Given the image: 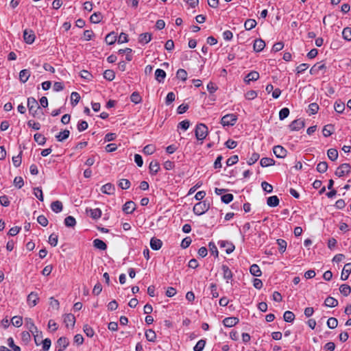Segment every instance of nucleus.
Listing matches in <instances>:
<instances>
[{
	"label": "nucleus",
	"mask_w": 351,
	"mask_h": 351,
	"mask_svg": "<svg viewBox=\"0 0 351 351\" xmlns=\"http://www.w3.org/2000/svg\"><path fill=\"white\" fill-rule=\"evenodd\" d=\"M210 208V204L206 200L198 202L193 206V212L195 215H201L206 213Z\"/></svg>",
	"instance_id": "f257e3e1"
},
{
	"label": "nucleus",
	"mask_w": 351,
	"mask_h": 351,
	"mask_svg": "<svg viewBox=\"0 0 351 351\" xmlns=\"http://www.w3.org/2000/svg\"><path fill=\"white\" fill-rule=\"evenodd\" d=\"M197 139L202 141L206 138L208 134V128L203 123L197 124L195 130Z\"/></svg>",
	"instance_id": "f03ea898"
},
{
	"label": "nucleus",
	"mask_w": 351,
	"mask_h": 351,
	"mask_svg": "<svg viewBox=\"0 0 351 351\" xmlns=\"http://www.w3.org/2000/svg\"><path fill=\"white\" fill-rule=\"evenodd\" d=\"M237 120V117L234 114H228L221 118V123L223 126L234 125Z\"/></svg>",
	"instance_id": "7ed1b4c3"
},
{
	"label": "nucleus",
	"mask_w": 351,
	"mask_h": 351,
	"mask_svg": "<svg viewBox=\"0 0 351 351\" xmlns=\"http://www.w3.org/2000/svg\"><path fill=\"white\" fill-rule=\"evenodd\" d=\"M351 167L348 163H343L336 170L335 175L338 177H342L350 173Z\"/></svg>",
	"instance_id": "20e7f679"
},
{
	"label": "nucleus",
	"mask_w": 351,
	"mask_h": 351,
	"mask_svg": "<svg viewBox=\"0 0 351 351\" xmlns=\"http://www.w3.org/2000/svg\"><path fill=\"white\" fill-rule=\"evenodd\" d=\"M27 107L30 113L34 117L36 110L39 108L38 104L37 101L33 98L29 97L27 99Z\"/></svg>",
	"instance_id": "39448f33"
},
{
	"label": "nucleus",
	"mask_w": 351,
	"mask_h": 351,
	"mask_svg": "<svg viewBox=\"0 0 351 351\" xmlns=\"http://www.w3.org/2000/svg\"><path fill=\"white\" fill-rule=\"evenodd\" d=\"M35 34L31 29H25L23 32V39L27 44H32L35 40Z\"/></svg>",
	"instance_id": "423d86ee"
},
{
	"label": "nucleus",
	"mask_w": 351,
	"mask_h": 351,
	"mask_svg": "<svg viewBox=\"0 0 351 351\" xmlns=\"http://www.w3.org/2000/svg\"><path fill=\"white\" fill-rule=\"evenodd\" d=\"M304 127V120L299 119L294 120L289 125V128L293 131H298Z\"/></svg>",
	"instance_id": "0eeeda50"
},
{
	"label": "nucleus",
	"mask_w": 351,
	"mask_h": 351,
	"mask_svg": "<svg viewBox=\"0 0 351 351\" xmlns=\"http://www.w3.org/2000/svg\"><path fill=\"white\" fill-rule=\"evenodd\" d=\"M274 154L276 157L283 158L287 156V150L280 145L274 146L273 148Z\"/></svg>",
	"instance_id": "6e6552de"
},
{
	"label": "nucleus",
	"mask_w": 351,
	"mask_h": 351,
	"mask_svg": "<svg viewBox=\"0 0 351 351\" xmlns=\"http://www.w3.org/2000/svg\"><path fill=\"white\" fill-rule=\"evenodd\" d=\"M38 300V294L35 292H31L27 296V302L30 307H33L37 304Z\"/></svg>",
	"instance_id": "1a4fd4ad"
},
{
	"label": "nucleus",
	"mask_w": 351,
	"mask_h": 351,
	"mask_svg": "<svg viewBox=\"0 0 351 351\" xmlns=\"http://www.w3.org/2000/svg\"><path fill=\"white\" fill-rule=\"evenodd\" d=\"M136 208V204L132 201L127 202L123 206V210L127 214H131Z\"/></svg>",
	"instance_id": "9d476101"
},
{
	"label": "nucleus",
	"mask_w": 351,
	"mask_h": 351,
	"mask_svg": "<svg viewBox=\"0 0 351 351\" xmlns=\"http://www.w3.org/2000/svg\"><path fill=\"white\" fill-rule=\"evenodd\" d=\"M326 69V65L322 62H318L315 64H314L311 70L310 73L312 75H316L319 73V71H322Z\"/></svg>",
	"instance_id": "9b49d317"
},
{
	"label": "nucleus",
	"mask_w": 351,
	"mask_h": 351,
	"mask_svg": "<svg viewBox=\"0 0 351 351\" xmlns=\"http://www.w3.org/2000/svg\"><path fill=\"white\" fill-rule=\"evenodd\" d=\"M115 191L114 186L111 183H107L101 186V191L103 193L108 194V195H112L114 194Z\"/></svg>",
	"instance_id": "f8f14e48"
},
{
	"label": "nucleus",
	"mask_w": 351,
	"mask_h": 351,
	"mask_svg": "<svg viewBox=\"0 0 351 351\" xmlns=\"http://www.w3.org/2000/svg\"><path fill=\"white\" fill-rule=\"evenodd\" d=\"M64 322L66 324V327H73L74 326L75 323V318L74 315L71 313L66 314L64 317Z\"/></svg>",
	"instance_id": "ddd939ff"
},
{
	"label": "nucleus",
	"mask_w": 351,
	"mask_h": 351,
	"mask_svg": "<svg viewBox=\"0 0 351 351\" xmlns=\"http://www.w3.org/2000/svg\"><path fill=\"white\" fill-rule=\"evenodd\" d=\"M265 47V43L261 38L256 39L254 43L253 48L256 52L261 51Z\"/></svg>",
	"instance_id": "4468645a"
},
{
	"label": "nucleus",
	"mask_w": 351,
	"mask_h": 351,
	"mask_svg": "<svg viewBox=\"0 0 351 351\" xmlns=\"http://www.w3.org/2000/svg\"><path fill=\"white\" fill-rule=\"evenodd\" d=\"M239 322V319L235 317H226L223 320V324L226 327H232Z\"/></svg>",
	"instance_id": "2eb2a0df"
},
{
	"label": "nucleus",
	"mask_w": 351,
	"mask_h": 351,
	"mask_svg": "<svg viewBox=\"0 0 351 351\" xmlns=\"http://www.w3.org/2000/svg\"><path fill=\"white\" fill-rule=\"evenodd\" d=\"M25 324L26 327L32 333L38 332L37 327L34 325V322L31 318H25Z\"/></svg>",
	"instance_id": "dca6fc26"
},
{
	"label": "nucleus",
	"mask_w": 351,
	"mask_h": 351,
	"mask_svg": "<svg viewBox=\"0 0 351 351\" xmlns=\"http://www.w3.org/2000/svg\"><path fill=\"white\" fill-rule=\"evenodd\" d=\"M351 273V263H347L344 265L341 272V279L346 280L348 278L350 274Z\"/></svg>",
	"instance_id": "f3484780"
},
{
	"label": "nucleus",
	"mask_w": 351,
	"mask_h": 351,
	"mask_svg": "<svg viewBox=\"0 0 351 351\" xmlns=\"http://www.w3.org/2000/svg\"><path fill=\"white\" fill-rule=\"evenodd\" d=\"M219 245L221 247L226 248V252L227 254L232 253L234 250V245L232 243L228 241H220Z\"/></svg>",
	"instance_id": "a211bd4d"
},
{
	"label": "nucleus",
	"mask_w": 351,
	"mask_h": 351,
	"mask_svg": "<svg viewBox=\"0 0 351 351\" xmlns=\"http://www.w3.org/2000/svg\"><path fill=\"white\" fill-rule=\"evenodd\" d=\"M162 242L161 240L155 237L152 238L150 241V247L154 250H158L162 247Z\"/></svg>",
	"instance_id": "6ab92c4d"
},
{
	"label": "nucleus",
	"mask_w": 351,
	"mask_h": 351,
	"mask_svg": "<svg viewBox=\"0 0 351 351\" xmlns=\"http://www.w3.org/2000/svg\"><path fill=\"white\" fill-rule=\"evenodd\" d=\"M51 208L53 212L58 213L62 210L63 206L60 201L56 200L51 203Z\"/></svg>",
	"instance_id": "aec40b11"
},
{
	"label": "nucleus",
	"mask_w": 351,
	"mask_h": 351,
	"mask_svg": "<svg viewBox=\"0 0 351 351\" xmlns=\"http://www.w3.org/2000/svg\"><path fill=\"white\" fill-rule=\"evenodd\" d=\"M86 213H89L90 217L94 219H97L101 216V210L99 208L86 209Z\"/></svg>",
	"instance_id": "412c9836"
},
{
	"label": "nucleus",
	"mask_w": 351,
	"mask_h": 351,
	"mask_svg": "<svg viewBox=\"0 0 351 351\" xmlns=\"http://www.w3.org/2000/svg\"><path fill=\"white\" fill-rule=\"evenodd\" d=\"M259 78V73L256 71H251L245 77V82L249 84L251 81H256Z\"/></svg>",
	"instance_id": "4be33fe9"
},
{
	"label": "nucleus",
	"mask_w": 351,
	"mask_h": 351,
	"mask_svg": "<svg viewBox=\"0 0 351 351\" xmlns=\"http://www.w3.org/2000/svg\"><path fill=\"white\" fill-rule=\"evenodd\" d=\"M165 77H166V73L165 72V71H163L162 69H158L156 70L155 78L158 82H160V83L163 82Z\"/></svg>",
	"instance_id": "5701e85b"
},
{
	"label": "nucleus",
	"mask_w": 351,
	"mask_h": 351,
	"mask_svg": "<svg viewBox=\"0 0 351 351\" xmlns=\"http://www.w3.org/2000/svg\"><path fill=\"white\" fill-rule=\"evenodd\" d=\"M267 204L269 206L276 207L279 204V199L276 195L269 197L267 199Z\"/></svg>",
	"instance_id": "b1692460"
},
{
	"label": "nucleus",
	"mask_w": 351,
	"mask_h": 351,
	"mask_svg": "<svg viewBox=\"0 0 351 351\" xmlns=\"http://www.w3.org/2000/svg\"><path fill=\"white\" fill-rule=\"evenodd\" d=\"M149 169L151 173L156 174L160 170V165L158 162L156 160L152 161L149 164Z\"/></svg>",
	"instance_id": "393cba45"
},
{
	"label": "nucleus",
	"mask_w": 351,
	"mask_h": 351,
	"mask_svg": "<svg viewBox=\"0 0 351 351\" xmlns=\"http://www.w3.org/2000/svg\"><path fill=\"white\" fill-rule=\"evenodd\" d=\"M221 269L223 271V276L225 279L228 280L232 278V273L227 265H223L221 266Z\"/></svg>",
	"instance_id": "a878e982"
},
{
	"label": "nucleus",
	"mask_w": 351,
	"mask_h": 351,
	"mask_svg": "<svg viewBox=\"0 0 351 351\" xmlns=\"http://www.w3.org/2000/svg\"><path fill=\"white\" fill-rule=\"evenodd\" d=\"M30 76V72L27 69H23L19 73V79L23 82H26Z\"/></svg>",
	"instance_id": "bb28decb"
},
{
	"label": "nucleus",
	"mask_w": 351,
	"mask_h": 351,
	"mask_svg": "<svg viewBox=\"0 0 351 351\" xmlns=\"http://www.w3.org/2000/svg\"><path fill=\"white\" fill-rule=\"evenodd\" d=\"M250 271L252 275L256 276V277H259L262 275V272H261L258 265L256 264H253L252 265H251V267L250 268Z\"/></svg>",
	"instance_id": "cd10ccee"
},
{
	"label": "nucleus",
	"mask_w": 351,
	"mask_h": 351,
	"mask_svg": "<svg viewBox=\"0 0 351 351\" xmlns=\"http://www.w3.org/2000/svg\"><path fill=\"white\" fill-rule=\"evenodd\" d=\"M69 343V339L66 337H62L57 341L58 347L61 349H65Z\"/></svg>",
	"instance_id": "c85d7f7f"
},
{
	"label": "nucleus",
	"mask_w": 351,
	"mask_h": 351,
	"mask_svg": "<svg viewBox=\"0 0 351 351\" xmlns=\"http://www.w3.org/2000/svg\"><path fill=\"white\" fill-rule=\"evenodd\" d=\"M93 245L95 247L101 250H105L107 248L106 244L99 239H96L93 241Z\"/></svg>",
	"instance_id": "c756f323"
},
{
	"label": "nucleus",
	"mask_w": 351,
	"mask_h": 351,
	"mask_svg": "<svg viewBox=\"0 0 351 351\" xmlns=\"http://www.w3.org/2000/svg\"><path fill=\"white\" fill-rule=\"evenodd\" d=\"M69 134L70 132L68 130H64L63 132H61L57 134L56 138L58 141L62 142L69 138Z\"/></svg>",
	"instance_id": "7c9ffc66"
},
{
	"label": "nucleus",
	"mask_w": 351,
	"mask_h": 351,
	"mask_svg": "<svg viewBox=\"0 0 351 351\" xmlns=\"http://www.w3.org/2000/svg\"><path fill=\"white\" fill-rule=\"evenodd\" d=\"M261 165L263 167H269L271 165H274L275 163V161L273 158H263L261 160Z\"/></svg>",
	"instance_id": "2f4dec72"
},
{
	"label": "nucleus",
	"mask_w": 351,
	"mask_h": 351,
	"mask_svg": "<svg viewBox=\"0 0 351 351\" xmlns=\"http://www.w3.org/2000/svg\"><path fill=\"white\" fill-rule=\"evenodd\" d=\"M326 306L335 307L338 305V301L332 297H328L324 302Z\"/></svg>",
	"instance_id": "473e14b6"
},
{
	"label": "nucleus",
	"mask_w": 351,
	"mask_h": 351,
	"mask_svg": "<svg viewBox=\"0 0 351 351\" xmlns=\"http://www.w3.org/2000/svg\"><path fill=\"white\" fill-rule=\"evenodd\" d=\"M334 108L338 113H342L345 110V104L341 101H337L334 104Z\"/></svg>",
	"instance_id": "72a5a7b5"
},
{
	"label": "nucleus",
	"mask_w": 351,
	"mask_h": 351,
	"mask_svg": "<svg viewBox=\"0 0 351 351\" xmlns=\"http://www.w3.org/2000/svg\"><path fill=\"white\" fill-rule=\"evenodd\" d=\"M103 18L101 12H95L90 17V21L93 23H99Z\"/></svg>",
	"instance_id": "f704fd0d"
},
{
	"label": "nucleus",
	"mask_w": 351,
	"mask_h": 351,
	"mask_svg": "<svg viewBox=\"0 0 351 351\" xmlns=\"http://www.w3.org/2000/svg\"><path fill=\"white\" fill-rule=\"evenodd\" d=\"M105 40L107 44L108 45H112L114 44L117 40V35L114 32H111L108 34L105 38Z\"/></svg>",
	"instance_id": "c9c22d12"
},
{
	"label": "nucleus",
	"mask_w": 351,
	"mask_h": 351,
	"mask_svg": "<svg viewBox=\"0 0 351 351\" xmlns=\"http://www.w3.org/2000/svg\"><path fill=\"white\" fill-rule=\"evenodd\" d=\"M145 337L147 341L154 342L156 339V332L152 330L149 329L145 332Z\"/></svg>",
	"instance_id": "e433bc0d"
},
{
	"label": "nucleus",
	"mask_w": 351,
	"mask_h": 351,
	"mask_svg": "<svg viewBox=\"0 0 351 351\" xmlns=\"http://www.w3.org/2000/svg\"><path fill=\"white\" fill-rule=\"evenodd\" d=\"M328 156L329 159H330L332 161H335L338 158V152L336 149H329L327 152Z\"/></svg>",
	"instance_id": "4c0bfd02"
},
{
	"label": "nucleus",
	"mask_w": 351,
	"mask_h": 351,
	"mask_svg": "<svg viewBox=\"0 0 351 351\" xmlns=\"http://www.w3.org/2000/svg\"><path fill=\"white\" fill-rule=\"evenodd\" d=\"M152 39V36L149 33L141 34L139 36V42L141 43L147 44Z\"/></svg>",
	"instance_id": "58836bf2"
},
{
	"label": "nucleus",
	"mask_w": 351,
	"mask_h": 351,
	"mask_svg": "<svg viewBox=\"0 0 351 351\" xmlns=\"http://www.w3.org/2000/svg\"><path fill=\"white\" fill-rule=\"evenodd\" d=\"M256 25V21L254 19H247L244 23V27L246 30H250L255 27Z\"/></svg>",
	"instance_id": "ea45409f"
},
{
	"label": "nucleus",
	"mask_w": 351,
	"mask_h": 351,
	"mask_svg": "<svg viewBox=\"0 0 351 351\" xmlns=\"http://www.w3.org/2000/svg\"><path fill=\"white\" fill-rule=\"evenodd\" d=\"M34 137L35 141L38 145H43L46 142L45 137L41 134H39V133L35 134Z\"/></svg>",
	"instance_id": "a19ab883"
},
{
	"label": "nucleus",
	"mask_w": 351,
	"mask_h": 351,
	"mask_svg": "<svg viewBox=\"0 0 351 351\" xmlns=\"http://www.w3.org/2000/svg\"><path fill=\"white\" fill-rule=\"evenodd\" d=\"M64 224L67 227H74L76 224L75 219L72 216H69L65 218Z\"/></svg>",
	"instance_id": "79ce46f5"
},
{
	"label": "nucleus",
	"mask_w": 351,
	"mask_h": 351,
	"mask_svg": "<svg viewBox=\"0 0 351 351\" xmlns=\"http://www.w3.org/2000/svg\"><path fill=\"white\" fill-rule=\"evenodd\" d=\"M284 320L287 322H292L295 319V315L293 313L289 311H285L284 313Z\"/></svg>",
	"instance_id": "37998d69"
},
{
	"label": "nucleus",
	"mask_w": 351,
	"mask_h": 351,
	"mask_svg": "<svg viewBox=\"0 0 351 351\" xmlns=\"http://www.w3.org/2000/svg\"><path fill=\"white\" fill-rule=\"evenodd\" d=\"M339 291L344 296H348L351 292V287L348 285H342L340 286Z\"/></svg>",
	"instance_id": "c03bdc74"
},
{
	"label": "nucleus",
	"mask_w": 351,
	"mask_h": 351,
	"mask_svg": "<svg viewBox=\"0 0 351 351\" xmlns=\"http://www.w3.org/2000/svg\"><path fill=\"white\" fill-rule=\"evenodd\" d=\"M277 244L278 245V250L281 253H284L287 248V242L283 239H278Z\"/></svg>",
	"instance_id": "a18cd8bd"
},
{
	"label": "nucleus",
	"mask_w": 351,
	"mask_h": 351,
	"mask_svg": "<svg viewBox=\"0 0 351 351\" xmlns=\"http://www.w3.org/2000/svg\"><path fill=\"white\" fill-rule=\"evenodd\" d=\"M115 73L112 70H106L104 73V77L109 81H112L114 79Z\"/></svg>",
	"instance_id": "49530a36"
},
{
	"label": "nucleus",
	"mask_w": 351,
	"mask_h": 351,
	"mask_svg": "<svg viewBox=\"0 0 351 351\" xmlns=\"http://www.w3.org/2000/svg\"><path fill=\"white\" fill-rule=\"evenodd\" d=\"M118 185L122 189H128L130 186V182L127 179H121L119 180Z\"/></svg>",
	"instance_id": "de8ad7c7"
},
{
	"label": "nucleus",
	"mask_w": 351,
	"mask_h": 351,
	"mask_svg": "<svg viewBox=\"0 0 351 351\" xmlns=\"http://www.w3.org/2000/svg\"><path fill=\"white\" fill-rule=\"evenodd\" d=\"M176 76L178 78L181 79L183 81H185L187 79V73L184 69H180L178 70L176 73Z\"/></svg>",
	"instance_id": "09e8293b"
},
{
	"label": "nucleus",
	"mask_w": 351,
	"mask_h": 351,
	"mask_svg": "<svg viewBox=\"0 0 351 351\" xmlns=\"http://www.w3.org/2000/svg\"><path fill=\"white\" fill-rule=\"evenodd\" d=\"M332 129L333 126L332 125H327L324 126L322 130L323 135L326 137L330 136L332 133Z\"/></svg>",
	"instance_id": "8fccbe9b"
},
{
	"label": "nucleus",
	"mask_w": 351,
	"mask_h": 351,
	"mask_svg": "<svg viewBox=\"0 0 351 351\" xmlns=\"http://www.w3.org/2000/svg\"><path fill=\"white\" fill-rule=\"evenodd\" d=\"M338 321L335 317H330L327 321V326L331 329H334L337 326Z\"/></svg>",
	"instance_id": "3c124183"
},
{
	"label": "nucleus",
	"mask_w": 351,
	"mask_h": 351,
	"mask_svg": "<svg viewBox=\"0 0 351 351\" xmlns=\"http://www.w3.org/2000/svg\"><path fill=\"white\" fill-rule=\"evenodd\" d=\"M328 169V164L326 162H320L317 165V170L319 173H324Z\"/></svg>",
	"instance_id": "603ef678"
},
{
	"label": "nucleus",
	"mask_w": 351,
	"mask_h": 351,
	"mask_svg": "<svg viewBox=\"0 0 351 351\" xmlns=\"http://www.w3.org/2000/svg\"><path fill=\"white\" fill-rule=\"evenodd\" d=\"M130 99L134 104H139L141 101L142 98L137 92H134L130 96Z\"/></svg>",
	"instance_id": "864d4df0"
},
{
	"label": "nucleus",
	"mask_w": 351,
	"mask_h": 351,
	"mask_svg": "<svg viewBox=\"0 0 351 351\" xmlns=\"http://www.w3.org/2000/svg\"><path fill=\"white\" fill-rule=\"evenodd\" d=\"M12 323L13 326L16 327H20L23 324V319L21 317L14 316L12 318Z\"/></svg>",
	"instance_id": "5fc2aeb1"
},
{
	"label": "nucleus",
	"mask_w": 351,
	"mask_h": 351,
	"mask_svg": "<svg viewBox=\"0 0 351 351\" xmlns=\"http://www.w3.org/2000/svg\"><path fill=\"white\" fill-rule=\"evenodd\" d=\"M156 150L154 145H147L143 148V153L145 154L151 155Z\"/></svg>",
	"instance_id": "6e6d98bb"
},
{
	"label": "nucleus",
	"mask_w": 351,
	"mask_h": 351,
	"mask_svg": "<svg viewBox=\"0 0 351 351\" xmlns=\"http://www.w3.org/2000/svg\"><path fill=\"white\" fill-rule=\"evenodd\" d=\"M58 237L57 234L53 233L49 237V243L51 245L55 247L58 244Z\"/></svg>",
	"instance_id": "4d7b16f0"
},
{
	"label": "nucleus",
	"mask_w": 351,
	"mask_h": 351,
	"mask_svg": "<svg viewBox=\"0 0 351 351\" xmlns=\"http://www.w3.org/2000/svg\"><path fill=\"white\" fill-rule=\"evenodd\" d=\"M80 99V96L77 92H73L71 95V104L76 105Z\"/></svg>",
	"instance_id": "13d9d810"
},
{
	"label": "nucleus",
	"mask_w": 351,
	"mask_h": 351,
	"mask_svg": "<svg viewBox=\"0 0 351 351\" xmlns=\"http://www.w3.org/2000/svg\"><path fill=\"white\" fill-rule=\"evenodd\" d=\"M342 35L344 39L347 40H351V28H344L342 32Z\"/></svg>",
	"instance_id": "bf43d9fd"
},
{
	"label": "nucleus",
	"mask_w": 351,
	"mask_h": 351,
	"mask_svg": "<svg viewBox=\"0 0 351 351\" xmlns=\"http://www.w3.org/2000/svg\"><path fill=\"white\" fill-rule=\"evenodd\" d=\"M205 344H206L205 340H203V339L199 340L195 346V347L193 348L194 351H202L204 349Z\"/></svg>",
	"instance_id": "052dcab7"
},
{
	"label": "nucleus",
	"mask_w": 351,
	"mask_h": 351,
	"mask_svg": "<svg viewBox=\"0 0 351 351\" xmlns=\"http://www.w3.org/2000/svg\"><path fill=\"white\" fill-rule=\"evenodd\" d=\"M289 114V110L287 108H284L280 110L279 112V119L283 120L287 118Z\"/></svg>",
	"instance_id": "680f3d73"
},
{
	"label": "nucleus",
	"mask_w": 351,
	"mask_h": 351,
	"mask_svg": "<svg viewBox=\"0 0 351 351\" xmlns=\"http://www.w3.org/2000/svg\"><path fill=\"white\" fill-rule=\"evenodd\" d=\"M34 337L35 343L37 346H39L42 342V332L38 330V332L32 333Z\"/></svg>",
	"instance_id": "e2e57ef3"
},
{
	"label": "nucleus",
	"mask_w": 351,
	"mask_h": 351,
	"mask_svg": "<svg viewBox=\"0 0 351 351\" xmlns=\"http://www.w3.org/2000/svg\"><path fill=\"white\" fill-rule=\"evenodd\" d=\"M8 344L14 351H21L20 347L14 344L13 338H8Z\"/></svg>",
	"instance_id": "0e129e2a"
},
{
	"label": "nucleus",
	"mask_w": 351,
	"mask_h": 351,
	"mask_svg": "<svg viewBox=\"0 0 351 351\" xmlns=\"http://www.w3.org/2000/svg\"><path fill=\"white\" fill-rule=\"evenodd\" d=\"M239 161V157L237 155H234L231 157H230L227 161H226V165L228 166H232L236 163H237V162Z\"/></svg>",
	"instance_id": "69168bd1"
},
{
	"label": "nucleus",
	"mask_w": 351,
	"mask_h": 351,
	"mask_svg": "<svg viewBox=\"0 0 351 351\" xmlns=\"http://www.w3.org/2000/svg\"><path fill=\"white\" fill-rule=\"evenodd\" d=\"M261 186L263 189L267 193H271L273 191V186L265 181L261 183Z\"/></svg>",
	"instance_id": "338daca9"
},
{
	"label": "nucleus",
	"mask_w": 351,
	"mask_h": 351,
	"mask_svg": "<svg viewBox=\"0 0 351 351\" xmlns=\"http://www.w3.org/2000/svg\"><path fill=\"white\" fill-rule=\"evenodd\" d=\"M43 343V350L48 351L51 346V340L48 338L44 339L41 342Z\"/></svg>",
	"instance_id": "774afa93"
}]
</instances>
